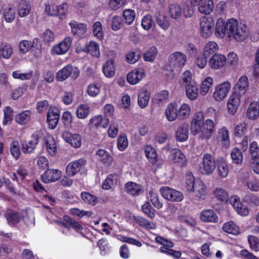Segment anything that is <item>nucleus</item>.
Returning <instances> with one entry per match:
<instances>
[{
    "label": "nucleus",
    "instance_id": "obj_1",
    "mask_svg": "<svg viewBox=\"0 0 259 259\" xmlns=\"http://www.w3.org/2000/svg\"><path fill=\"white\" fill-rule=\"evenodd\" d=\"M187 58L184 53L177 51L171 54L168 57L167 65L164 69L173 72V74H179L184 66Z\"/></svg>",
    "mask_w": 259,
    "mask_h": 259
},
{
    "label": "nucleus",
    "instance_id": "obj_2",
    "mask_svg": "<svg viewBox=\"0 0 259 259\" xmlns=\"http://www.w3.org/2000/svg\"><path fill=\"white\" fill-rule=\"evenodd\" d=\"M217 166L214 157L211 154L203 155L202 162L199 165L200 172L203 175H209L212 173Z\"/></svg>",
    "mask_w": 259,
    "mask_h": 259
},
{
    "label": "nucleus",
    "instance_id": "obj_3",
    "mask_svg": "<svg viewBox=\"0 0 259 259\" xmlns=\"http://www.w3.org/2000/svg\"><path fill=\"white\" fill-rule=\"evenodd\" d=\"M79 75V70L71 65H67L56 73V79L59 81H63L71 76L73 79H76Z\"/></svg>",
    "mask_w": 259,
    "mask_h": 259
},
{
    "label": "nucleus",
    "instance_id": "obj_4",
    "mask_svg": "<svg viewBox=\"0 0 259 259\" xmlns=\"http://www.w3.org/2000/svg\"><path fill=\"white\" fill-rule=\"evenodd\" d=\"M214 20L212 17H204L200 21V30L201 35L204 38L210 36L214 29Z\"/></svg>",
    "mask_w": 259,
    "mask_h": 259
},
{
    "label": "nucleus",
    "instance_id": "obj_5",
    "mask_svg": "<svg viewBox=\"0 0 259 259\" xmlns=\"http://www.w3.org/2000/svg\"><path fill=\"white\" fill-rule=\"evenodd\" d=\"M214 131V123L212 120L208 119L202 123L197 132L198 138L201 140H208L211 138Z\"/></svg>",
    "mask_w": 259,
    "mask_h": 259
},
{
    "label": "nucleus",
    "instance_id": "obj_6",
    "mask_svg": "<svg viewBox=\"0 0 259 259\" xmlns=\"http://www.w3.org/2000/svg\"><path fill=\"white\" fill-rule=\"evenodd\" d=\"M160 192L163 198L169 201L180 202L184 198L181 192L169 187H161Z\"/></svg>",
    "mask_w": 259,
    "mask_h": 259
},
{
    "label": "nucleus",
    "instance_id": "obj_7",
    "mask_svg": "<svg viewBox=\"0 0 259 259\" xmlns=\"http://www.w3.org/2000/svg\"><path fill=\"white\" fill-rule=\"evenodd\" d=\"M192 5L198 6V11L202 14H209L214 8L212 0H191Z\"/></svg>",
    "mask_w": 259,
    "mask_h": 259
},
{
    "label": "nucleus",
    "instance_id": "obj_8",
    "mask_svg": "<svg viewBox=\"0 0 259 259\" xmlns=\"http://www.w3.org/2000/svg\"><path fill=\"white\" fill-rule=\"evenodd\" d=\"M76 52L78 53L85 52L90 54L91 55L96 57L100 56L99 45L94 41H90L87 43L83 47H77Z\"/></svg>",
    "mask_w": 259,
    "mask_h": 259
},
{
    "label": "nucleus",
    "instance_id": "obj_9",
    "mask_svg": "<svg viewBox=\"0 0 259 259\" xmlns=\"http://www.w3.org/2000/svg\"><path fill=\"white\" fill-rule=\"evenodd\" d=\"M231 88L229 82H224L215 88V91L213 93V98L217 101L223 100L227 96Z\"/></svg>",
    "mask_w": 259,
    "mask_h": 259
},
{
    "label": "nucleus",
    "instance_id": "obj_10",
    "mask_svg": "<svg viewBox=\"0 0 259 259\" xmlns=\"http://www.w3.org/2000/svg\"><path fill=\"white\" fill-rule=\"evenodd\" d=\"M87 163L85 159L80 158L70 162L66 167V172L68 175L73 176L80 171L81 168L83 167Z\"/></svg>",
    "mask_w": 259,
    "mask_h": 259
},
{
    "label": "nucleus",
    "instance_id": "obj_11",
    "mask_svg": "<svg viewBox=\"0 0 259 259\" xmlns=\"http://www.w3.org/2000/svg\"><path fill=\"white\" fill-rule=\"evenodd\" d=\"M69 24L71 27V32L73 35L80 38H83L86 36L87 27L85 24L72 20Z\"/></svg>",
    "mask_w": 259,
    "mask_h": 259
},
{
    "label": "nucleus",
    "instance_id": "obj_12",
    "mask_svg": "<svg viewBox=\"0 0 259 259\" xmlns=\"http://www.w3.org/2000/svg\"><path fill=\"white\" fill-rule=\"evenodd\" d=\"M62 176V172L57 169H47L41 176V180L45 183L55 182Z\"/></svg>",
    "mask_w": 259,
    "mask_h": 259
},
{
    "label": "nucleus",
    "instance_id": "obj_13",
    "mask_svg": "<svg viewBox=\"0 0 259 259\" xmlns=\"http://www.w3.org/2000/svg\"><path fill=\"white\" fill-rule=\"evenodd\" d=\"M72 39L71 37H66L58 45L54 46L52 49L53 54L61 55L66 53L70 48Z\"/></svg>",
    "mask_w": 259,
    "mask_h": 259
},
{
    "label": "nucleus",
    "instance_id": "obj_14",
    "mask_svg": "<svg viewBox=\"0 0 259 259\" xmlns=\"http://www.w3.org/2000/svg\"><path fill=\"white\" fill-rule=\"evenodd\" d=\"M248 88V80L246 76H241L234 87V93L237 96L241 98L244 95Z\"/></svg>",
    "mask_w": 259,
    "mask_h": 259
},
{
    "label": "nucleus",
    "instance_id": "obj_15",
    "mask_svg": "<svg viewBox=\"0 0 259 259\" xmlns=\"http://www.w3.org/2000/svg\"><path fill=\"white\" fill-rule=\"evenodd\" d=\"M62 137L66 142L73 147L78 148L81 146V138L78 134H72L68 131H64L62 133Z\"/></svg>",
    "mask_w": 259,
    "mask_h": 259
},
{
    "label": "nucleus",
    "instance_id": "obj_16",
    "mask_svg": "<svg viewBox=\"0 0 259 259\" xmlns=\"http://www.w3.org/2000/svg\"><path fill=\"white\" fill-rule=\"evenodd\" d=\"M230 203L233 206L238 214L246 215L249 212L247 206L240 201L239 198L237 196H232L230 198Z\"/></svg>",
    "mask_w": 259,
    "mask_h": 259
},
{
    "label": "nucleus",
    "instance_id": "obj_17",
    "mask_svg": "<svg viewBox=\"0 0 259 259\" xmlns=\"http://www.w3.org/2000/svg\"><path fill=\"white\" fill-rule=\"evenodd\" d=\"M39 140V136L38 134H33L30 140L26 142H23L21 144L22 150L25 153H30L32 152L35 149Z\"/></svg>",
    "mask_w": 259,
    "mask_h": 259
},
{
    "label": "nucleus",
    "instance_id": "obj_18",
    "mask_svg": "<svg viewBox=\"0 0 259 259\" xmlns=\"http://www.w3.org/2000/svg\"><path fill=\"white\" fill-rule=\"evenodd\" d=\"M227 62V59L224 55L215 54L211 56L208 61L209 66L214 69L223 67Z\"/></svg>",
    "mask_w": 259,
    "mask_h": 259
},
{
    "label": "nucleus",
    "instance_id": "obj_19",
    "mask_svg": "<svg viewBox=\"0 0 259 259\" xmlns=\"http://www.w3.org/2000/svg\"><path fill=\"white\" fill-rule=\"evenodd\" d=\"M8 224L12 226L19 223L21 220V216L19 212L12 209H7L5 212Z\"/></svg>",
    "mask_w": 259,
    "mask_h": 259
},
{
    "label": "nucleus",
    "instance_id": "obj_20",
    "mask_svg": "<svg viewBox=\"0 0 259 259\" xmlns=\"http://www.w3.org/2000/svg\"><path fill=\"white\" fill-rule=\"evenodd\" d=\"M145 76V74L143 69H135L127 74L126 79L130 84H135L139 82Z\"/></svg>",
    "mask_w": 259,
    "mask_h": 259
},
{
    "label": "nucleus",
    "instance_id": "obj_21",
    "mask_svg": "<svg viewBox=\"0 0 259 259\" xmlns=\"http://www.w3.org/2000/svg\"><path fill=\"white\" fill-rule=\"evenodd\" d=\"M204 114L203 112H197L193 116L192 123H191V132L195 135L197 134V132L200 130V127L203 123Z\"/></svg>",
    "mask_w": 259,
    "mask_h": 259
},
{
    "label": "nucleus",
    "instance_id": "obj_22",
    "mask_svg": "<svg viewBox=\"0 0 259 259\" xmlns=\"http://www.w3.org/2000/svg\"><path fill=\"white\" fill-rule=\"evenodd\" d=\"M228 32L229 29L227 26V22H225L223 18H219L215 24V34L217 37L223 38L225 34L228 36Z\"/></svg>",
    "mask_w": 259,
    "mask_h": 259
},
{
    "label": "nucleus",
    "instance_id": "obj_23",
    "mask_svg": "<svg viewBox=\"0 0 259 259\" xmlns=\"http://www.w3.org/2000/svg\"><path fill=\"white\" fill-rule=\"evenodd\" d=\"M171 160L180 166H183L187 164V159L185 155L178 149L171 150Z\"/></svg>",
    "mask_w": 259,
    "mask_h": 259
},
{
    "label": "nucleus",
    "instance_id": "obj_24",
    "mask_svg": "<svg viewBox=\"0 0 259 259\" xmlns=\"http://www.w3.org/2000/svg\"><path fill=\"white\" fill-rule=\"evenodd\" d=\"M189 126L187 123H183L177 128L176 132V139L179 142H184L188 138Z\"/></svg>",
    "mask_w": 259,
    "mask_h": 259
},
{
    "label": "nucleus",
    "instance_id": "obj_25",
    "mask_svg": "<svg viewBox=\"0 0 259 259\" xmlns=\"http://www.w3.org/2000/svg\"><path fill=\"white\" fill-rule=\"evenodd\" d=\"M238 29V32L235 33L234 39L238 41H243L249 35V28L245 24L240 22Z\"/></svg>",
    "mask_w": 259,
    "mask_h": 259
},
{
    "label": "nucleus",
    "instance_id": "obj_26",
    "mask_svg": "<svg viewBox=\"0 0 259 259\" xmlns=\"http://www.w3.org/2000/svg\"><path fill=\"white\" fill-rule=\"evenodd\" d=\"M60 118L59 113L55 111L52 109H50L47 113V120L51 128H55L58 123Z\"/></svg>",
    "mask_w": 259,
    "mask_h": 259
},
{
    "label": "nucleus",
    "instance_id": "obj_27",
    "mask_svg": "<svg viewBox=\"0 0 259 259\" xmlns=\"http://www.w3.org/2000/svg\"><path fill=\"white\" fill-rule=\"evenodd\" d=\"M240 101V98L237 96L236 94H232L230 97L228 104L227 107L229 113L234 114L239 105Z\"/></svg>",
    "mask_w": 259,
    "mask_h": 259
},
{
    "label": "nucleus",
    "instance_id": "obj_28",
    "mask_svg": "<svg viewBox=\"0 0 259 259\" xmlns=\"http://www.w3.org/2000/svg\"><path fill=\"white\" fill-rule=\"evenodd\" d=\"M110 122V120L107 118H103L101 115L95 116L92 117L89 124L96 127H102L106 128Z\"/></svg>",
    "mask_w": 259,
    "mask_h": 259
},
{
    "label": "nucleus",
    "instance_id": "obj_29",
    "mask_svg": "<svg viewBox=\"0 0 259 259\" xmlns=\"http://www.w3.org/2000/svg\"><path fill=\"white\" fill-rule=\"evenodd\" d=\"M156 21L157 25L163 30L167 29L170 25L168 18L163 12L156 13Z\"/></svg>",
    "mask_w": 259,
    "mask_h": 259
},
{
    "label": "nucleus",
    "instance_id": "obj_30",
    "mask_svg": "<svg viewBox=\"0 0 259 259\" xmlns=\"http://www.w3.org/2000/svg\"><path fill=\"white\" fill-rule=\"evenodd\" d=\"M217 166L218 175L221 178H226L228 175L229 168L225 159L222 157L218 159Z\"/></svg>",
    "mask_w": 259,
    "mask_h": 259
},
{
    "label": "nucleus",
    "instance_id": "obj_31",
    "mask_svg": "<svg viewBox=\"0 0 259 259\" xmlns=\"http://www.w3.org/2000/svg\"><path fill=\"white\" fill-rule=\"evenodd\" d=\"M240 23L234 18L229 19L227 21V26L228 27L229 32L228 36L229 37H235V33L238 32Z\"/></svg>",
    "mask_w": 259,
    "mask_h": 259
},
{
    "label": "nucleus",
    "instance_id": "obj_32",
    "mask_svg": "<svg viewBox=\"0 0 259 259\" xmlns=\"http://www.w3.org/2000/svg\"><path fill=\"white\" fill-rule=\"evenodd\" d=\"M200 219L203 222L216 223L218 218L216 213L211 209L203 210L201 212Z\"/></svg>",
    "mask_w": 259,
    "mask_h": 259
},
{
    "label": "nucleus",
    "instance_id": "obj_33",
    "mask_svg": "<svg viewBox=\"0 0 259 259\" xmlns=\"http://www.w3.org/2000/svg\"><path fill=\"white\" fill-rule=\"evenodd\" d=\"M165 115L169 121H172L178 117L176 104L170 103L168 105L165 109Z\"/></svg>",
    "mask_w": 259,
    "mask_h": 259
},
{
    "label": "nucleus",
    "instance_id": "obj_34",
    "mask_svg": "<svg viewBox=\"0 0 259 259\" xmlns=\"http://www.w3.org/2000/svg\"><path fill=\"white\" fill-rule=\"evenodd\" d=\"M31 112L29 110H25L17 114L15 116V121L21 125H24L28 123L30 120Z\"/></svg>",
    "mask_w": 259,
    "mask_h": 259
},
{
    "label": "nucleus",
    "instance_id": "obj_35",
    "mask_svg": "<svg viewBox=\"0 0 259 259\" xmlns=\"http://www.w3.org/2000/svg\"><path fill=\"white\" fill-rule=\"evenodd\" d=\"M246 115L250 119H255L259 116V104L252 102L249 106Z\"/></svg>",
    "mask_w": 259,
    "mask_h": 259
},
{
    "label": "nucleus",
    "instance_id": "obj_36",
    "mask_svg": "<svg viewBox=\"0 0 259 259\" xmlns=\"http://www.w3.org/2000/svg\"><path fill=\"white\" fill-rule=\"evenodd\" d=\"M186 95L190 100H196L198 95V87L196 83L185 87Z\"/></svg>",
    "mask_w": 259,
    "mask_h": 259
},
{
    "label": "nucleus",
    "instance_id": "obj_37",
    "mask_svg": "<svg viewBox=\"0 0 259 259\" xmlns=\"http://www.w3.org/2000/svg\"><path fill=\"white\" fill-rule=\"evenodd\" d=\"M125 188L127 193L132 195H138L142 191L141 186L133 182L126 183Z\"/></svg>",
    "mask_w": 259,
    "mask_h": 259
},
{
    "label": "nucleus",
    "instance_id": "obj_38",
    "mask_svg": "<svg viewBox=\"0 0 259 259\" xmlns=\"http://www.w3.org/2000/svg\"><path fill=\"white\" fill-rule=\"evenodd\" d=\"M45 144L48 153L52 156H54L57 152V146L56 142L52 136H49L45 139Z\"/></svg>",
    "mask_w": 259,
    "mask_h": 259
},
{
    "label": "nucleus",
    "instance_id": "obj_39",
    "mask_svg": "<svg viewBox=\"0 0 259 259\" xmlns=\"http://www.w3.org/2000/svg\"><path fill=\"white\" fill-rule=\"evenodd\" d=\"M103 71L107 77H111L115 74V69L114 66V61L110 59L106 62L103 66Z\"/></svg>",
    "mask_w": 259,
    "mask_h": 259
},
{
    "label": "nucleus",
    "instance_id": "obj_40",
    "mask_svg": "<svg viewBox=\"0 0 259 259\" xmlns=\"http://www.w3.org/2000/svg\"><path fill=\"white\" fill-rule=\"evenodd\" d=\"M30 10L31 6L29 2L22 0L19 3L18 12L20 17H23L28 15Z\"/></svg>",
    "mask_w": 259,
    "mask_h": 259
},
{
    "label": "nucleus",
    "instance_id": "obj_41",
    "mask_svg": "<svg viewBox=\"0 0 259 259\" xmlns=\"http://www.w3.org/2000/svg\"><path fill=\"white\" fill-rule=\"evenodd\" d=\"M218 50V46L214 41H210L206 44L205 46L203 55L204 57H209L210 55L216 54Z\"/></svg>",
    "mask_w": 259,
    "mask_h": 259
},
{
    "label": "nucleus",
    "instance_id": "obj_42",
    "mask_svg": "<svg viewBox=\"0 0 259 259\" xmlns=\"http://www.w3.org/2000/svg\"><path fill=\"white\" fill-rule=\"evenodd\" d=\"M195 186L194 187V191L193 193H195V196L198 199H204L205 195V187L202 182L199 181H196Z\"/></svg>",
    "mask_w": 259,
    "mask_h": 259
},
{
    "label": "nucleus",
    "instance_id": "obj_43",
    "mask_svg": "<svg viewBox=\"0 0 259 259\" xmlns=\"http://www.w3.org/2000/svg\"><path fill=\"white\" fill-rule=\"evenodd\" d=\"M169 14L170 17L174 19H178L182 14V8L180 6L173 4L169 6Z\"/></svg>",
    "mask_w": 259,
    "mask_h": 259
},
{
    "label": "nucleus",
    "instance_id": "obj_44",
    "mask_svg": "<svg viewBox=\"0 0 259 259\" xmlns=\"http://www.w3.org/2000/svg\"><path fill=\"white\" fill-rule=\"evenodd\" d=\"M214 197L221 202L226 201L229 199L228 192L223 188H216L213 192Z\"/></svg>",
    "mask_w": 259,
    "mask_h": 259
},
{
    "label": "nucleus",
    "instance_id": "obj_45",
    "mask_svg": "<svg viewBox=\"0 0 259 259\" xmlns=\"http://www.w3.org/2000/svg\"><path fill=\"white\" fill-rule=\"evenodd\" d=\"M185 179L186 188L190 193L193 192L196 184V181H195V178L191 172L187 173L186 175Z\"/></svg>",
    "mask_w": 259,
    "mask_h": 259
},
{
    "label": "nucleus",
    "instance_id": "obj_46",
    "mask_svg": "<svg viewBox=\"0 0 259 259\" xmlns=\"http://www.w3.org/2000/svg\"><path fill=\"white\" fill-rule=\"evenodd\" d=\"M150 94L147 91H143L139 94L138 103L141 108H145L148 104Z\"/></svg>",
    "mask_w": 259,
    "mask_h": 259
},
{
    "label": "nucleus",
    "instance_id": "obj_47",
    "mask_svg": "<svg viewBox=\"0 0 259 259\" xmlns=\"http://www.w3.org/2000/svg\"><path fill=\"white\" fill-rule=\"evenodd\" d=\"M90 107L85 104L80 105L76 111V116L79 119H84L89 114Z\"/></svg>",
    "mask_w": 259,
    "mask_h": 259
},
{
    "label": "nucleus",
    "instance_id": "obj_48",
    "mask_svg": "<svg viewBox=\"0 0 259 259\" xmlns=\"http://www.w3.org/2000/svg\"><path fill=\"white\" fill-rule=\"evenodd\" d=\"M222 229L225 232L234 235H236L239 233L238 227L232 221L224 224Z\"/></svg>",
    "mask_w": 259,
    "mask_h": 259
},
{
    "label": "nucleus",
    "instance_id": "obj_49",
    "mask_svg": "<svg viewBox=\"0 0 259 259\" xmlns=\"http://www.w3.org/2000/svg\"><path fill=\"white\" fill-rule=\"evenodd\" d=\"M145 153L147 158L152 164H155L157 161V153L155 149L150 146H148L145 148Z\"/></svg>",
    "mask_w": 259,
    "mask_h": 259
},
{
    "label": "nucleus",
    "instance_id": "obj_50",
    "mask_svg": "<svg viewBox=\"0 0 259 259\" xmlns=\"http://www.w3.org/2000/svg\"><path fill=\"white\" fill-rule=\"evenodd\" d=\"M218 138L224 146L227 147L229 145V131L226 127H224L219 130Z\"/></svg>",
    "mask_w": 259,
    "mask_h": 259
},
{
    "label": "nucleus",
    "instance_id": "obj_51",
    "mask_svg": "<svg viewBox=\"0 0 259 259\" xmlns=\"http://www.w3.org/2000/svg\"><path fill=\"white\" fill-rule=\"evenodd\" d=\"M157 54V49L155 46L151 47L144 54V59L146 61L153 62Z\"/></svg>",
    "mask_w": 259,
    "mask_h": 259
},
{
    "label": "nucleus",
    "instance_id": "obj_52",
    "mask_svg": "<svg viewBox=\"0 0 259 259\" xmlns=\"http://www.w3.org/2000/svg\"><path fill=\"white\" fill-rule=\"evenodd\" d=\"M191 109L189 105L184 103L178 111V118L184 119L188 118L190 115Z\"/></svg>",
    "mask_w": 259,
    "mask_h": 259
},
{
    "label": "nucleus",
    "instance_id": "obj_53",
    "mask_svg": "<svg viewBox=\"0 0 259 259\" xmlns=\"http://www.w3.org/2000/svg\"><path fill=\"white\" fill-rule=\"evenodd\" d=\"M80 196L84 202L94 206L98 202L97 197L89 192H82L80 194Z\"/></svg>",
    "mask_w": 259,
    "mask_h": 259
},
{
    "label": "nucleus",
    "instance_id": "obj_54",
    "mask_svg": "<svg viewBox=\"0 0 259 259\" xmlns=\"http://www.w3.org/2000/svg\"><path fill=\"white\" fill-rule=\"evenodd\" d=\"M196 82L192 79L191 73L187 70L185 71L181 76V83L185 87H187L192 84H194Z\"/></svg>",
    "mask_w": 259,
    "mask_h": 259
},
{
    "label": "nucleus",
    "instance_id": "obj_55",
    "mask_svg": "<svg viewBox=\"0 0 259 259\" xmlns=\"http://www.w3.org/2000/svg\"><path fill=\"white\" fill-rule=\"evenodd\" d=\"M143 212L149 218L153 219L155 217V209L152 207L149 202L146 201L142 206Z\"/></svg>",
    "mask_w": 259,
    "mask_h": 259
},
{
    "label": "nucleus",
    "instance_id": "obj_56",
    "mask_svg": "<svg viewBox=\"0 0 259 259\" xmlns=\"http://www.w3.org/2000/svg\"><path fill=\"white\" fill-rule=\"evenodd\" d=\"M117 182L115 176L113 175H109L106 180L103 182L102 188L104 190H108L114 186Z\"/></svg>",
    "mask_w": 259,
    "mask_h": 259
},
{
    "label": "nucleus",
    "instance_id": "obj_57",
    "mask_svg": "<svg viewBox=\"0 0 259 259\" xmlns=\"http://www.w3.org/2000/svg\"><path fill=\"white\" fill-rule=\"evenodd\" d=\"M213 83V79L211 77H207L201 83L200 93L202 95H205L209 90Z\"/></svg>",
    "mask_w": 259,
    "mask_h": 259
},
{
    "label": "nucleus",
    "instance_id": "obj_58",
    "mask_svg": "<svg viewBox=\"0 0 259 259\" xmlns=\"http://www.w3.org/2000/svg\"><path fill=\"white\" fill-rule=\"evenodd\" d=\"M135 222L140 226L145 227L148 229H153L155 228L154 225L151 223L145 218L140 217H134Z\"/></svg>",
    "mask_w": 259,
    "mask_h": 259
},
{
    "label": "nucleus",
    "instance_id": "obj_59",
    "mask_svg": "<svg viewBox=\"0 0 259 259\" xmlns=\"http://www.w3.org/2000/svg\"><path fill=\"white\" fill-rule=\"evenodd\" d=\"M123 17L125 22L128 25L131 24L135 18L136 14L134 10L131 9H125L123 12Z\"/></svg>",
    "mask_w": 259,
    "mask_h": 259
},
{
    "label": "nucleus",
    "instance_id": "obj_60",
    "mask_svg": "<svg viewBox=\"0 0 259 259\" xmlns=\"http://www.w3.org/2000/svg\"><path fill=\"white\" fill-rule=\"evenodd\" d=\"M66 4H63L58 6L57 10L54 11V12H49V15L50 16H57L61 19H65L66 17Z\"/></svg>",
    "mask_w": 259,
    "mask_h": 259
},
{
    "label": "nucleus",
    "instance_id": "obj_61",
    "mask_svg": "<svg viewBox=\"0 0 259 259\" xmlns=\"http://www.w3.org/2000/svg\"><path fill=\"white\" fill-rule=\"evenodd\" d=\"M96 155L101 158V161L104 163H109L112 161V157L110 153L104 149H99L96 152Z\"/></svg>",
    "mask_w": 259,
    "mask_h": 259
},
{
    "label": "nucleus",
    "instance_id": "obj_62",
    "mask_svg": "<svg viewBox=\"0 0 259 259\" xmlns=\"http://www.w3.org/2000/svg\"><path fill=\"white\" fill-rule=\"evenodd\" d=\"M233 163L237 164H241L243 161V155L241 152L237 148H234L231 153Z\"/></svg>",
    "mask_w": 259,
    "mask_h": 259
},
{
    "label": "nucleus",
    "instance_id": "obj_63",
    "mask_svg": "<svg viewBox=\"0 0 259 259\" xmlns=\"http://www.w3.org/2000/svg\"><path fill=\"white\" fill-rule=\"evenodd\" d=\"M61 120L64 126L68 128L71 127L73 120V115L70 112L65 111L62 116Z\"/></svg>",
    "mask_w": 259,
    "mask_h": 259
},
{
    "label": "nucleus",
    "instance_id": "obj_64",
    "mask_svg": "<svg viewBox=\"0 0 259 259\" xmlns=\"http://www.w3.org/2000/svg\"><path fill=\"white\" fill-rule=\"evenodd\" d=\"M87 92L89 96L96 97L100 92V85L98 83H91L88 85Z\"/></svg>",
    "mask_w": 259,
    "mask_h": 259
}]
</instances>
